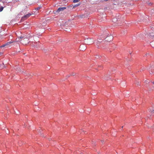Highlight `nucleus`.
Segmentation results:
<instances>
[{"label":"nucleus","instance_id":"17","mask_svg":"<svg viewBox=\"0 0 154 154\" xmlns=\"http://www.w3.org/2000/svg\"><path fill=\"white\" fill-rule=\"evenodd\" d=\"M39 9V8H37V10H38Z\"/></svg>","mask_w":154,"mask_h":154},{"label":"nucleus","instance_id":"18","mask_svg":"<svg viewBox=\"0 0 154 154\" xmlns=\"http://www.w3.org/2000/svg\"><path fill=\"white\" fill-rule=\"evenodd\" d=\"M147 54H149L148 53H146V55H147Z\"/></svg>","mask_w":154,"mask_h":154},{"label":"nucleus","instance_id":"12","mask_svg":"<svg viewBox=\"0 0 154 154\" xmlns=\"http://www.w3.org/2000/svg\"><path fill=\"white\" fill-rule=\"evenodd\" d=\"M85 46V45H81V46H80V47L79 48H80V49H81V47H82V46Z\"/></svg>","mask_w":154,"mask_h":154},{"label":"nucleus","instance_id":"6","mask_svg":"<svg viewBox=\"0 0 154 154\" xmlns=\"http://www.w3.org/2000/svg\"><path fill=\"white\" fill-rule=\"evenodd\" d=\"M116 21L117 22H118L119 21V20H116V19L115 18H113V19H112V21L113 22H116Z\"/></svg>","mask_w":154,"mask_h":154},{"label":"nucleus","instance_id":"3","mask_svg":"<svg viewBox=\"0 0 154 154\" xmlns=\"http://www.w3.org/2000/svg\"><path fill=\"white\" fill-rule=\"evenodd\" d=\"M31 14H27L24 15L23 17H22V18H25L26 19V18H28L30 16H31Z\"/></svg>","mask_w":154,"mask_h":154},{"label":"nucleus","instance_id":"15","mask_svg":"<svg viewBox=\"0 0 154 154\" xmlns=\"http://www.w3.org/2000/svg\"><path fill=\"white\" fill-rule=\"evenodd\" d=\"M78 5H76L74 6V8L75 7H76V6H78Z\"/></svg>","mask_w":154,"mask_h":154},{"label":"nucleus","instance_id":"11","mask_svg":"<svg viewBox=\"0 0 154 154\" xmlns=\"http://www.w3.org/2000/svg\"><path fill=\"white\" fill-rule=\"evenodd\" d=\"M88 40L89 41H90V42L91 40H92V42L91 43V44H92V43H93V41H92V40L91 39H88Z\"/></svg>","mask_w":154,"mask_h":154},{"label":"nucleus","instance_id":"21","mask_svg":"<svg viewBox=\"0 0 154 154\" xmlns=\"http://www.w3.org/2000/svg\"><path fill=\"white\" fill-rule=\"evenodd\" d=\"M72 75H74L73 74H72Z\"/></svg>","mask_w":154,"mask_h":154},{"label":"nucleus","instance_id":"4","mask_svg":"<svg viewBox=\"0 0 154 154\" xmlns=\"http://www.w3.org/2000/svg\"><path fill=\"white\" fill-rule=\"evenodd\" d=\"M13 41H10L8 42H7L5 44L7 46L9 45V44H10L11 43H13Z\"/></svg>","mask_w":154,"mask_h":154},{"label":"nucleus","instance_id":"16","mask_svg":"<svg viewBox=\"0 0 154 154\" xmlns=\"http://www.w3.org/2000/svg\"><path fill=\"white\" fill-rule=\"evenodd\" d=\"M6 133H7V134H8V133H9V131H7V132H6Z\"/></svg>","mask_w":154,"mask_h":154},{"label":"nucleus","instance_id":"8","mask_svg":"<svg viewBox=\"0 0 154 154\" xmlns=\"http://www.w3.org/2000/svg\"><path fill=\"white\" fill-rule=\"evenodd\" d=\"M35 44H36L34 42H32V46H33V47H35Z\"/></svg>","mask_w":154,"mask_h":154},{"label":"nucleus","instance_id":"7","mask_svg":"<svg viewBox=\"0 0 154 154\" xmlns=\"http://www.w3.org/2000/svg\"><path fill=\"white\" fill-rule=\"evenodd\" d=\"M3 8H4L2 6L0 7V12L2 11V10L3 9Z\"/></svg>","mask_w":154,"mask_h":154},{"label":"nucleus","instance_id":"5","mask_svg":"<svg viewBox=\"0 0 154 154\" xmlns=\"http://www.w3.org/2000/svg\"><path fill=\"white\" fill-rule=\"evenodd\" d=\"M151 45L153 48H154V41L152 42H151Z\"/></svg>","mask_w":154,"mask_h":154},{"label":"nucleus","instance_id":"2","mask_svg":"<svg viewBox=\"0 0 154 154\" xmlns=\"http://www.w3.org/2000/svg\"><path fill=\"white\" fill-rule=\"evenodd\" d=\"M66 9V8H65V7L59 8L57 9V12H59L60 11H63Z\"/></svg>","mask_w":154,"mask_h":154},{"label":"nucleus","instance_id":"10","mask_svg":"<svg viewBox=\"0 0 154 154\" xmlns=\"http://www.w3.org/2000/svg\"><path fill=\"white\" fill-rule=\"evenodd\" d=\"M6 45H5V44L2 45L0 47L1 48H2V47H5V46H6Z\"/></svg>","mask_w":154,"mask_h":154},{"label":"nucleus","instance_id":"14","mask_svg":"<svg viewBox=\"0 0 154 154\" xmlns=\"http://www.w3.org/2000/svg\"><path fill=\"white\" fill-rule=\"evenodd\" d=\"M110 38H111V39H112L113 38V37L112 36H110Z\"/></svg>","mask_w":154,"mask_h":154},{"label":"nucleus","instance_id":"22","mask_svg":"<svg viewBox=\"0 0 154 154\" xmlns=\"http://www.w3.org/2000/svg\"><path fill=\"white\" fill-rule=\"evenodd\" d=\"M22 38V37H20V38Z\"/></svg>","mask_w":154,"mask_h":154},{"label":"nucleus","instance_id":"19","mask_svg":"<svg viewBox=\"0 0 154 154\" xmlns=\"http://www.w3.org/2000/svg\"><path fill=\"white\" fill-rule=\"evenodd\" d=\"M98 41V42H101V41Z\"/></svg>","mask_w":154,"mask_h":154},{"label":"nucleus","instance_id":"13","mask_svg":"<svg viewBox=\"0 0 154 154\" xmlns=\"http://www.w3.org/2000/svg\"><path fill=\"white\" fill-rule=\"evenodd\" d=\"M152 113H151V114L152 115L153 114V113H154V110H153V111L152 112Z\"/></svg>","mask_w":154,"mask_h":154},{"label":"nucleus","instance_id":"1","mask_svg":"<svg viewBox=\"0 0 154 154\" xmlns=\"http://www.w3.org/2000/svg\"><path fill=\"white\" fill-rule=\"evenodd\" d=\"M152 26L151 28V30H150V32H149V34L150 35L149 36H154V26Z\"/></svg>","mask_w":154,"mask_h":154},{"label":"nucleus","instance_id":"9","mask_svg":"<svg viewBox=\"0 0 154 154\" xmlns=\"http://www.w3.org/2000/svg\"><path fill=\"white\" fill-rule=\"evenodd\" d=\"M79 1V0H74L73 1V2H74V3H76V2H78V1Z\"/></svg>","mask_w":154,"mask_h":154},{"label":"nucleus","instance_id":"20","mask_svg":"<svg viewBox=\"0 0 154 154\" xmlns=\"http://www.w3.org/2000/svg\"><path fill=\"white\" fill-rule=\"evenodd\" d=\"M152 83L154 84V82H152Z\"/></svg>","mask_w":154,"mask_h":154}]
</instances>
